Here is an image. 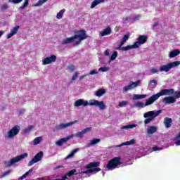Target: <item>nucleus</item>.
<instances>
[{
  "label": "nucleus",
  "mask_w": 180,
  "mask_h": 180,
  "mask_svg": "<svg viewBox=\"0 0 180 180\" xmlns=\"http://www.w3.org/2000/svg\"><path fill=\"white\" fill-rule=\"evenodd\" d=\"M23 0H9L8 2H11L12 4H20ZM29 5V0H25V2L22 6H21L19 9H25L26 6Z\"/></svg>",
  "instance_id": "f3484780"
},
{
  "label": "nucleus",
  "mask_w": 180,
  "mask_h": 180,
  "mask_svg": "<svg viewBox=\"0 0 180 180\" xmlns=\"http://www.w3.org/2000/svg\"><path fill=\"white\" fill-rule=\"evenodd\" d=\"M124 43H126V42H124V41H123V40L121 41V42L120 44V47L118 48V50H122V49H122V47H126V46H123V44H124Z\"/></svg>",
  "instance_id": "de8ad7c7"
},
{
  "label": "nucleus",
  "mask_w": 180,
  "mask_h": 180,
  "mask_svg": "<svg viewBox=\"0 0 180 180\" xmlns=\"http://www.w3.org/2000/svg\"><path fill=\"white\" fill-rule=\"evenodd\" d=\"M105 94H106V90H105V89H99L95 92L96 96H98V97H101L103 95H105Z\"/></svg>",
  "instance_id": "a878e982"
},
{
  "label": "nucleus",
  "mask_w": 180,
  "mask_h": 180,
  "mask_svg": "<svg viewBox=\"0 0 180 180\" xmlns=\"http://www.w3.org/2000/svg\"><path fill=\"white\" fill-rule=\"evenodd\" d=\"M127 105H129V102H127V101H121V102L119 103L118 107L119 108H123L124 106H126Z\"/></svg>",
  "instance_id": "c9c22d12"
},
{
  "label": "nucleus",
  "mask_w": 180,
  "mask_h": 180,
  "mask_svg": "<svg viewBox=\"0 0 180 180\" xmlns=\"http://www.w3.org/2000/svg\"><path fill=\"white\" fill-rule=\"evenodd\" d=\"M78 78V72H76L72 77V81H75V79Z\"/></svg>",
  "instance_id": "49530a36"
},
{
  "label": "nucleus",
  "mask_w": 180,
  "mask_h": 180,
  "mask_svg": "<svg viewBox=\"0 0 180 180\" xmlns=\"http://www.w3.org/2000/svg\"><path fill=\"white\" fill-rule=\"evenodd\" d=\"M43 140V137L41 136H39V137H37L35 138L34 140H33V145L34 146H37V144H40V142Z\"/></svg>",
  "instance_id": "7c9ffc66"
},
{
  "label": "nucleus",
  "mask_w": 180,
  "mask_h": 180,
  "mask_svg": "<svg viewBox=\"0 0 180 180\" xmlns=\"http://www.w3.org/2000/svg\"><path fill=\"white\" fill-rule=\"evenodd\" d=\"M130 37V35L129 34H127L124 36V37L122 38V41L126 42L127 40H129V38Z\"/></svg>",
  "instance_id": "79ce46f5"
},
{
  "label": "nucleus",
  "mask_w": 180,
  "mask_h": 180,
  "mask_svg": "<svg viewBox=\"0 0 180 180\" xmlns=\"http://www.w3.org/2000/svg\"><path fill=\"white\" fill-rule=\"evenodd\" d=\"M179 65L180 60L171 62L160 66L159 69L158 68H152L150 69V74L153 75V74H160V72H168L172 68H176V67H179Z\"/></svg>",
  "instance_id": "7ed1b4c3"
},
{
  "label": "nucleus",
  "mask_w": 180,
  "mask_h": 180,
  "mask_svg": "<svg viewBox=\"0 0 180 180\" xmlns=\"http://www.w3.org/2000/svg\"><path fill=\"white\" fill-rule=\"evenodd\" d=\"M67 70L69 72H72L73 71H75V66L70 65L68 67Z\"/></svg>",
  "instance_id": "ea45409f"
},
{
  "label": "nucleus",
  "mask_w": 180,
  "mask_h": 180,
  "mask_svg": "<svg viewBox=\"0 0 180 180\" xmlns=\"http://www.w3.org/2000/svg\"><path fill=\"white\" fill-rule=\"evenodd\" d=\"M27 153H23L17 157L13 158L11 160H8V162H4V165L6 167H12L16 162H19V161H22V160H25L27 157Z\"/></svg>",
  "instance_id": "6e6552de"
},
{
  "label": "nucleus",
  "mask_w": 180,
  "mask_h": 180,
  "mask_svg": "<svg viewBox=\"0 0 180 180\" xmlns=\"http://www.w3.org/2000/svg\"><path fill=\"white\" fill-rule=\"evenodd\" d=\"M95 74H98V70H96V69L91 70L87 75H95Z\"/></svg>",
  "instance_id": "a19ab883"
},
{
  "label": "nucleus",
  "mask_w": 180,
  "mask_h": 180,
  "mask_svg": "<svg viewBox=\"0 0 180 180\" xmlns=\"http://www.w3.org/2000/svg\"><path fill=\"white\" fill-rule=\"evenodd\" d=\"M147 41V37L145 35L139 36L138 41H136L134 45H128L125 47L120 48L122 51H127V50H131V49H139L141 44H144Z\"/></svg>",
  "instance_id": "39448f33"
},
{
  "label": "nucleus",
  "mask_w": 180,
  "mask_h": 180,
  "mask_svg": "<svg viewBox=\"0 0 180 180\" xmlns=\"http://www.w3.org/2000/svg\"><path fill=\"white\" fill-rule=\"evenodd\" d=\"M174 144H176V146H180V140L174 142Z\"/></svg>",
  "instance_id": "864d4df0"
},
{
  "label": "nucleus",
  "mask_w": 180,
  "mask_h": 180,
  "mask_svg": "<svg viewBox=\"0 0 180 180\" xmlns=\"http://www.w3.org/2000/svg\"><path fill=\"white\" fill-rule=\"evenodd\" d=\"M180 54V51L179 49H175L169 53V58H174V57H176V56H179Z\"/></svg>",
  "instance_id": "b1692460"
},
{
  "label": "nucleus",
  "mask_w": 180,
  "mask_h": 180,
  "mask_svg": "<svg viewBox=\"0 0 180 180\" xmlns=\"http://www.w3.org/2000/svg\"><path fill=\"white\" fill-rule=\"evenodd\" d=\"M65 13V9H62L56 15V19H63V16Z\"/></svg>",
  "instance_id": "2f4dec72"
},
{
  "label": "nucleus",
  "mask_w": 180,
  "mask_h": 180,
  "mask_svg": "<svg viewBox=\"0 0 180 180\" xmlns=\"http://www.w3.org/2000/svg\"><path fill=\"white\" fill-rule=\"evenodd\" d=\"M78 151H79V148H76V149L73 150L71 152V153L69 154V155L66 157V158H67L68 160V158H72V156H73V155H75V154H76L77 153H78Z\"/></svg>",
  "instance_id": "473e14b6"
},
{
  "label": "nucleus",
  "mask_w": 180,
  "mask_h": 180,
  "mask_svg": "<svg viewBox=\"0 0 180 180\" xmlns=\"http://www.w3.org/2000/svg\"><path fill=\"white\" fill-rule=\"evenodd\" d=\"M88 75H83V76H82L81 77H80V79H82V78H85V77H87Z\"/></svg>",
  "instance_id": "6e6d98bb"
},
{
  "label": "nucleus",
  "mask_w": 180,
  "mask_h": 180,
  "mask_svg": "<svg viewBox=\"0 0 180 180\" xmlns=\"http://www.w3.org/2000/svg\"><path fill=\"white\" fill-rule=\"evenodd\" d=\"M163 123L166 127V129H169V127H171L172 124V119L166 117L164 119Z\"/></svg>",
  "instance_id": "aec40b11"
},
{
  "label": "nucleus",
  "mask_w": 180,
  "mask_h": 180,
  "mask_svg": "<svg viewBox=\"0 0 180 180\" xmlns=\"http://www.w3.org/2000/svg\"><path fill=\"white\" fill-rule=\"evenodd\" d=\"M75 123H78V120H75L68 123H60L54 127L53 131H60V130H64V129L71 127V126H72V124H75Z\"/></svg>",
  "instance_id": "1a4fd4ad"
},
{
  "label": "nucleus",
  "mask_w": 180,
  "mask_h": 180,
  "mask_svg": "<svg viewBox=\"0 0 180 180\" xmlns=\"http://www.w3.org/2000/svg\"><path fill=\"white\" fill-rule=\"evenodd\" d=\"M26 112V110L25 109H22L19 111V114L20 115H23V113H25Z\"/></svg>",
  "instance_id": "09e8293b"
},
{
  "label": "nucleus",
  "mask_w": 180,
  "mask_h": 180,
  "mask_svg": "<svg viewBox=\"0 0 180 180\" xmlns=\"http://www.w3.org/2000/svg\"><path fill=\"white\" fill-rule=\"evenodd\" d=\"M149 85L151 86V88H154L157 85V82L155 79H153L150 81Z\"/></svg>",
  "instance_id": "58836bf2"
},
{
  "label": "nucleus",
  "mask_w": 180,
  "mask_h": 180,
  "mask_svg": "<svg viewBox=\"0 0 180 180\" xmlns=\"http://www.w3.org/2000/svg\"><path fill=\"white\" fill-rule=\"evenodd\" d=\"M71 139H74V134H71L66 138H62V139H59L58 141H57L56 142V145L60 147L61 146H63L64 144V143H67V141H68V140H71Z\"/></svg>",
  "instance_id": "2eb2a0df"
},
{
  "label": "nucleus",
  "mask_w": 180,
  "mask_h": 180,
  "mask_svg": "<svg viewBox=\"0 0 180 180\" xmlns=\"http://www.w3.org/2000/svg\"><path fill=\"white\" fill-rule=\"evenodd\" d=\"M144 98H147V95H146V94H134L132 99H133V101H139L140 99H144Z\"/></svg>",
  "instance_id": "393cba45"
},
{
  "label": "nucleus",
  "mask_w": 180,
  "mask_h": 180,
  "mask_svg": "<svg viewBox=\"0 0 180 180\" xmlns=\"http://www.w3.org/2000/svg\"><path fill=\"white\" fill-rule=\"evenodd\" d=\"M99 143H101V139L95 138L89 141L86 147H94V146H96V144H99Z\"/></svg>",
  "instance_id": "5701e85b"
},
{
  "label": "nucleus",
  "mask_w": 180,
  "mask_h": 180,
  "mask_svg": "<svg viewBox=\"0 0 180 180\" xmlns=\"http://www.w3.org/2000/svg\"><path fill=\"white\" fill-rule=\"evenodd\" d=\"M161 150H162V148H160L158 146L153 147V151H161Z\"/></svg>",
  "instance_id": "a18cd8bd"
},
{
  "label": "nucleus",
  "mask_w": 180,
  "mask_h": 180,
  "mask_svg": "<svg viewBox=\"0 0 180 180\" xmlns=\"http://www.w3.org/2000/svg\"><path fill=\"white\" fill-rule=\"evenodd\" d=\"M56 60L57 56H56V55H51L42 60V65H47L48 64H51V63H56Z\"/></svg>",
  "instance_id": "ddd939ff"
},
{
  "label": "nucleus",
  "mask_w": 180,
  "mask_h": 180,
  "mask_svg": "<svg viewBox=\"0 0 180 180\" xmlns=\"http://www.w3.org/2000/svg\"><path fill=\"white\" fill-rule=\"evenodd\" d=\"M19 26H15L11 30L9 34H7V39H11V37H13L18 33V30H19Z\"/></svg>",
  "instance_id": "412c9836"
},
{
  "label": "nucleus",
  "mask_w": 180,
  "mask_h": 180,
  "mask_svg": "<svg viewBox=\"0 0 180 180\" xmlns=\"http://www.w3.org/2000/svg\"><path fill=\"white\" fill-rule=\"evenodd\" d=\"M162 110H152V111H148L146 112L143 114V117L146 119L143 121V123L145 124H148L150 123H151V122H153V120H154V119H155V117H157L160 113H162Z\"/></svg>",
  "instance_id": "423d86ee"
},
{
  "label": "nucleus",
  "mask_w": 180,
  "mask_h": 180,
  "mask_svg": "<svg viewBox=\"0 0 180 180\" xmlns=\"http://www.w3.org/2000/svg\"><path fill=\"white\" fill-rule=\"evenodd\" d=\"M2 34H4V32L0 31V37H2Z\"/></svg>",
  "instance_id": "13d9d810"
},
{
  "label": "nucleus",
  "mask_w": 180,
  "mask_h": 180,
  "mask_svg": "<svg viewBox=\"0 0 180 180\" xmlns=\"http://www.w3.org/2000/svg\"><path fill=\"white\" fill-rule=\"evenodd\" d=\"M6 9H8V4H4L1 7V11H6Z\"/></svg>",
  "instance_id": "37998d69"
},
{
  "label": "nucleus",
  "mask_w": 180,
  "mask_h": 180,
  "mask_svg": "<svg viewBox=\"0 0 180 180\" xmlns=\"http://www.w3.org/2000/svg\"><path fill=\"white\" fill-rule=\"evenodd\" d=\"M91 130H92V127H87L83 129L82 131H79L73 135L75 137H77V139H82V137H84V134H86V133H89Z\"/></svg>",
  "instance_id": "4468645a"
},
{
  "label": "nucleus",
  "mask_w": 180,
  "mask_h": 180,
  "mask_svg": "<svg viewBox=\"0 0 180 180\" xmlns=\"http://www.w3.org/2000/svg\"><path fill=\"white\" fill-rule=\"evenodd\" d=\"M147 101H148V98L146 100L145 104L143 102H137L135 103L136 108H145V106H150V105H147Z\"/></svg>",
  "instance_id": "cd10ccee"
},
{
  "label": "nucleus",
  "mask_w": 180,
  "mask_h": 180,
  "mask_svg": "<svg viewBox=\"0 0 180 180\" xmlns=\"http://www.w3.org/2000/svg\"><path fill=\"white\" fill-rule=\"evenodd\" d=\"M32 172H33V170L32 169H30L28 172H27L25 174H23L22 176H21L20 177V180L25 179V178H27V176H29L30 174H32Z\"/></svg>",
  "instance_id": "72a5a7b5"
},
{
  "label": "nucleus",
  "mask_w": 180,
  "mask_h": 180,
  "mask_svg": "<svg viewBox=\"0 0 180 180\" xmlns=\"http://www.w3.org/2000/svg\"><path fill=\"white\" fill-rule=\"evenodd\" d=\"M33 129H34V126L33 125H30L28 126L27 128H25V129H23V133L25 134H27L28 133H30V131H32V130H33Z\"/></svg>",
  "instance_id": "c756f323"
},
{
  "label": "nucleus",
  "mask_w": 180,
  "mask_h": 180,
  "mask_svg": "<svg viewBox=\"0 0 180 180\" xmlns=\"http://www.w3.org/2000/svg\"><path fill=\"white\" fill-rule=\"evenodd\" d=\"M174 89H162L159 93L153 95L148 98V101H147L146 105H153L155 102V101H158L160 98V96H164V95H169V96H171V95H174Z\"/></svg>",
  "instance_id": "20e7f679"
},
{
  "label": "nucleus",
  "mask_w": 180,
  "mask_h": 180,
  "mask_svg": "<svg viewBox=\"0 0 180 180\" xmlns=\"http://www.w3.org/2000/svg\"><path fill=\"white\" fill-rule=\"evenodd\" d=\"M75 34L74 37L66 38L61 41V44H68L70 43H73L74 40H77L75 41V44L78 46L81 44L82 40H85V39H88V35H86V32L85 30H81L79 31H77L75 32Z\"/></svg>",
  "instance_id": "f03ea898"
},
{
  "label": "nucleus",
  "mask_w": 180,
  "mask_h": 180,
  "mask_svg": "<svg viewBox=\"0 0 180 180\" xmlns=\"http://www.w3.org/2000/svg\"><path fill=\"white\" fill-rule=\"evenodd\" d=\"M180 139V133L175 137L174 140H179Z\"/></svg>",
  "instance_id": "3c124183"
},
{
  "label": "nucleus",
  "mask_w": 180,
  "mask_h": 180,
  "mask_svg": "<svg viewBox=\"0 0 180 180\" xmlns=\"http://www.w3.org/2000/svg\"><path fill=\"white\" fill-rule=\"evenodd\" d=\"M110 33H112V29L110 28V27H108L104 30H102L99 32V37H103V36H109Z\"/></svg>",
  "instance_id": "6ab92c4d"
},
{
  "label": "nucleus",
  "mask_w": 180,
  "mask_h": 180,
  "mask_svg": "<svg viewBox=\"0 0 180 180\" xmlns=\"http://www.w3.org/2000/svg\"><path fill=\"white\" fill-rule=\"evenodd\" d=\"M43 158V152L38 153L34 158H32V160H30L28 162V167H32V165H34V164H36V162H39V161H41Z\"/></svg>",
  "instance_id": "f8f14e48"
},
{
  "label": "nucleus",
  "mask_w": 180,
  "mask_h": 180,
  "mask_svg": "<svg viewBox=\"0 0 180 180\" xmlns=\"http://www.w3.org/2000/svg\"><path fill=\"white\" fill-rule=\"evenodd\" d=\"M103 2H105V0H94L91 3V8L94 9V8H95V6H97V5H99V4H102Z\"/></svg>",
  "instance_id": "bb28decb"
},
{
  "label": "nucleus",
  "mask_w": 180,
  "mask_h": 180,
  "mask_svg": "<svg viewBox=\"0 0 180 180\" xmlns=\"http://www.w3.org/2000/svg\"><path fill=\"white\" fill-rule=\"evenodd\" d=\"M139 18H140V16L135 17V18H134V20H139Z\"/></svg>",
  "instance_id": "4d7b16f0"
},
{
  "label": "nucleus",
  "mask_w": 180,
  "mask_h": 180,
  "mask_svg": "<svg viewBox=\"0 0 180 180\" xmlns=\"http://www.w3.org/2000/svg\"><path fill=\"white\" fill-rule=\"evenodd\" d=\"M48 0H39L36 4H34L33 6H41L43 4H46V1Z\"/></svg>",
  "instance_id": "f704fd0d"
},
{
  "label": "nucleus",
  "mask_w": 180,
  "mask_h": 180,
  "mask_svg": "<svg viewBox=\"0 0 180 180\" xmlns=\"http://www.w3.org/2000/svg\"><path fill=\"white\" fill-rule=\"evenodd\" d=\"M74 105L76 106V108L79 106H97V108H99L100 110H104V109H106L105 102L95 99H91L89 101H84L83 99H79L75 102Z\"/></svg>",
  "instance_id": "f257e3e1"
},
{
  "label": "nucleus",
  "mask_w": 180,
  "mask_h": 180,
  "mask_svg": "<svg viewBox=\"0 0 180 180\" xmlns=\"http://www.w3.org/2000/svg\"><path fill=\"white\" fill-rule=\"evenodd\" d=\"M136 143L135 139H131L130 141L124 142L120 145H117L115 146H112L111 148H117L118 147H123V146H133V144Z\"/></svg>",
  "instance_id": "a211bd4d"
},
{
  "label": "nucleus",
  "mask_w": 180,
  "mask_h": 180,
  "mask_svg": "<svg viewBox=\"0 0 180 180\" xmlns=\"http://www.w3.org/2000/svg\"><path fill=\"white\" fill-rule=\"evenodd\" d=\"M6 108V105H1L0 106V110H5Z\"/></svg>",
  "instance_id": "8fccbe9b"
},
{
  "label": "nucleus",
  "mask_w": 180,
  "mask_h": 180,
  "mask_svg": "<svg viewBox=\"0 0 180 180\" xmlns=\"http://www.w3.org/2000/svg\"><path fill=\"white\" fill-rule=\"evenodd\" d=\"M105 56H109V49H107V50L105 51Z\"/></svg>",
  "instance_id": "5fc2aeb1"
},
{
  "label": "nucleus",
  "mask_w": 180,
  "mask_h": 180,
  "mask_svg": "<svg viewBox=\"0 0 180 180\" xmlns=\"http://www.w3.org/2000/svg\"><path fill=\"white\" fill-rule=\"evenodd\" d=\"M120 158L119 157H115L108 162V164L106 165V168L110 171H112V169H115L117 165H120Z\"/></svg>",
  "instance_id": "9d476101"
},
{
  "label": "nucleus",
  "mask_w": 180,
  "mask_h": 180,
  "mask_svg": "<svg viewBox=\"0 0 180 180\" xmlns=\"http://www.w3.org/2000/svg\"><path fill=\"white\" fill-rule=\"evenodd\" d=\"M163 103L165 105H171V103H175L176 102V99L172 96L165 97L162 99Z\"/></svg>",
  "instance_id": "dca6fc26"
},
{
  "label": "nucleus",
  "mask_w": 180,
  "mask_h": 180,
  "mask_svg": "<svg viewBox=\"0 0 180 180\" xmlns=\"http://www.w3.org/2000/svg\"><path fill=\"white\" fill-rule=\"evenodd\" d=\"M140 80H137L136 82H131L128 85L124 86L122 89L123 94H126L128 91H131V89H134V88H137L138 86L140 85Z\"/></svg>",
  "instance_id": "9b49d317"
},
{
  "label": "nucleus",
  "mask_w": 180,
  "mask_h": 180,
  "mask_svg": "<svg viewBox=\"0 0 180 180\" xmlns=\"http://www.w3.org/2000/svg\"><path fill=\"white\" fill-rule=\"evenodd\" d=\"M19 131H20V126L15 125L4 134V137L6 140H12L19 134Z\"/></svg>",
  "instance_id": "0eeeda50"
},
{
  "label": "nucleus",
  "mask_w": 180,
  "mask_h": 180,
  "mask_svg": "<svg viewBox=\"0 0 180 180\" xmlns=\"http://www.w3.org/2000/svg\"><path fill=\"white\" fill-rule=\"evenodd\" d=\"M134 127H137V124H128V125H125L123 126L122 127H121V130H124V129H134Z\"/></svg>",
  "instance_id": "c85d7f7f"
},
{
  "label": "nucleus",
  "mask_w": 180,
  "mask_h": 180,
  "mask_svg": "<svg viewBox=\"0 0 180 180\" xmlns=\"http://www.w3.org/2000/svg\"><path fill=\"white\" fill-rule=\"evenodd\" d=\"M117 57V51H114V53L111 55L110 61H114V60H116Z\"/></svg>",
  "instance_id": "e433bc0d"
},
{
  "label": "nucleus",
  "mask_w": 180,
  "mask_h": 180,
  "mask_svg": "<svg viewBox=\"0 0 180 180\" xmlns=\"http://www.w3.org/2000/svg\"><path fill=\"white\" fill-rule=\"evenodd\" d=\"M98 71L101 72H106L107 71H109V68L108 67H101L98 69Z\"/></svg>",
  "instance_id": "4c0bfd02"
},
{
  "label": "nucleus",
  "mask_w": 180,
  "mask_h": 180,
  "mask_svg": "<svg viewBox=\"0 0 180 180\" xmlns=\"http://www.w3.org/2000/svg\"><path fill=\"white\" fill-rule=\"evenodd\" d=\"M159 25V22H156L153 24V27H157V26H158Z\"/></svg>",
  "instance_id": "603ef678"
},
{
  "label": "nucleus",
  "mask_w": 180,
  "mask_h": 180,
  "mask_svg": "<svg viewBox=\"0 0 180 180\" xmlns=\"http://www.w3.org/2000/svg\"><path fill=\"white\" fill-rule=\"evenodd\" d=\"M174 98V99H178V98H180V91H175Z\"/></svg>",
  "instance_id": "c03bdc74"
},
{
  "label": "nucleus",
  "mask_w": 180,
  "mask_h": 180,
  "mask_svg": "<svg viewBox=\"0 0 180 180\" xmlns=\"http://www.w3.org/2000/svg\"><path fill=\"white\" fill-rule=\"evenodd\" d=\"M158 130V127L155 126H150L147 128L146 131L148 134H154V133H157V131Z\"/></svg>",
  "instance_id": "4be33fe9"
}]
</instances>
